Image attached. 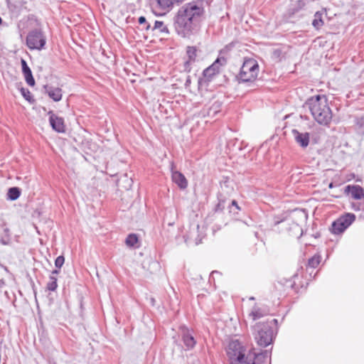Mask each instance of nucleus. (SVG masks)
Listing matches in <instances>:
<instances>
[{
  "label": "nucleus",
  "instance_id": "25",
  "mask_svg": "<svg viewBox=\"0 0 364 364\" xmlns=\"http://www.w3.org/2000/svg\"><path fill=\"white\" fill-rule=\"evenodd\" d=\"M20 92L22 95V96L24 97L26 100H27L28 102L33 104L35 102V100L31 94V92L26 88L21 87L20 89Z\"/></svg>",
  "mask_w": 364,
  "mask_h": 364
},
{
  "label": "nucleus",
  "instance_id": "26",
  "mask_svg": "<svg viewBox=\"0 0 364 364\" xmlns=\"http://www.w3.org/2000/svg\"><path fill=\"white\" fill-rule=\"evenodd\" d=\"M323 24V20H322V14L320 12H316L314 15V19L313 20L312 25L316 28H319L321 27Z\"/></svg>",
  "mask_w": 364,
  "mask_h": 364
},
{
  "label": "nucleus",
  "instance_id": "37",
  "mask_svg": "<svg viewBox=\"0 0 364 364\" xmlns=\"http://www.w3.org/2000/svg\"><path fill=\"white\" fill-rule=\"evenodd\" d=\"M59 273H60V270L59 269H54V270H53L51 272L50 275H53V276L56 277V275L58 274Z\"/></svg>",
  "mask_w": 364,
  "mask_h": 364
},
{
  "label": "nucleus",
  "instance_id": "16",
  "mask_svg": "<svg viewBox=\"0 0 364 364\" xmlns=\"http://www.w3.org/2000/svg\"><path fill=\"white\" fill-rule=\"evenodd\" d=\"M44 90L46 93L51 98L54 102H59L61 100L63 97V91L60 87H55L50 85H45Z\"/></svg>",
  "mask_w": 364,
  "mask_h": 364
},
{
  "label": "nucleus",
  "instance_id": "13",
  "mask_svg": "<svg viewBox=\"0 0 364 364\" xmlns=\"http://www.w3.org/2000/svg\"><path fill=\"white\" fill-rule=\"evenodd\" d=\"M181 337L186 350H190L194 348L196 344V341L191 330L187 328H183L181 331Z\"/></svg>",
  "mask_w": 364,
  "mask_h": 364
},
{
  "label": "nucleus",
  "instance_id": "14",
  "mask_svg": "<svg viewBox=\"0 0 364 364\" xmlns=\"http://www.w3.org/2000/svg\"><path fill=\"white\" fill-rule=\"evenodd\" d=\"M292 134L296 142L301 147L306 148L309 144V134L308 132H300L296 129L292 130Z\"/></svg>",
  "mask_w": 364,
  "mask_h": 364
},
{
  "label": "nucleus",
  "instance_id": "4",
  "mask_svg": "<svg viewBox=\"0 0 364 364\" xmlns=\"http://www.w3.org/2000/svg\"><path fill=\"white\" fill-rule=\"evenodd\" d=\"M255 339L262 347L269 345L273 340V331L268 321L258 322L254 326Z\"/></svg>",
  "mask_w": 364,
  "mask_h": 364
},
{
  "label": "nucleus",
  "instance_id": "20",
  "mask_svg": "<svg viewBox=\"0 0 364 364\" xmlns=\"http://www.w3.org/2000/svg\"><path fill=\"white\" fill-rule=\"evenodd\" d=\"M151 31L158 30L161 33L169 34V30L166 26L164 25L163 21H155L154 26L153 27L151 26Z\"/></svg>",
  "mask_w": 364,
  "mask_h": 364
},
{
  "label": "nucleus",
  "instance_id": "30",
  "mask_svg": "<svg viewBox=\"0 0 364 364\" xmlns=\"http://www.w3.org/2000/svg\"><path fill=\"white\" fill-rule=\"evenodd\" d=\"M138 22L141 25L144 24L145 31H148L151 29V25L146 21V19L144 16H140L138 19Z\"/></svg>",
  "mask_w": 364,
  "mask_h": 364
},
{
  "label": "nucleus",
  "instance_id": "39",
  "mask_svg": "<svg viewBox=\"0 0 364 364\" xmlns=\"http://www.w3.org/2000/svg\"><path fill=\"white\" fill-rule=\"evenodd\" d=\"M9 237H7L6 240H5L4 238L1 239V242L3 245H7L9 243Z\"/></svg>",
  "mask_w": 364,
  "mask_h": 364
},
{
  "label": "nucleus",
  "instance_id": "22",
  "mask_svg": "<svg viewBox=\"0 0 364 364\" xmlns=\"http://www.w3.org/2000/svg\"><path fill=\"white\" fill-rule=\"evenodd\" d=\"M333 232L335 234H339L343 232L347 227H346V225L343 223L341 220H338L337 221L334 222L332 225Z\"/></svg>",
  "mask_w": 364,
  "mask_h": 364
},
{
  "label": "nucleus",
  "instance_id": "23",
  "mask_svg": "<svg viewBox=\"0 0 364 364\" xmlns=\"http://www.w3.org/2000/svg\"><path fill=\"white\" fill-rule=\"evenodd\" d=\"M221 106L222 104L220 102H215L208 109V116L215 117L220 111Z\"/></svg>",
  "mask_w": 364,
  "mask_h": 364
},
{
  "label": "nucleus",
  "instance_id": "2",
  "mask_svg": "<svg viewBox=\"0 0 364 364\" xmlns=\"http://www.w3.org/2000/svg\"><path fill=\"white\" fill-rule=\"evenodd\" d=\"M309 110L314 119L321 124L327 125L332 119V112L326 95L311 97L307 102Z\"/></svg>",
  "mask_w": 364,
  "mask_h": 364
},
{
  "label": "nucleus",
  "instance_id": "42",
  "mask_svg": "<svg viewBox=\"0 0 364 364\" xmlns=\"http://www.w3.org/2000/svg\"><path fill=\"white\" fill-rule=\"evenodd\" d=\"M5 286V281L3 279H0V289Z\"/></svg>",
  "mask_w": 364,
  "mask_h": 364
},
{
  "label": "nucleus",
  "instance_id": "1",
  "mask_svg": "<svg viewBox=\"0 0 364 364\" xmlns=\"http://www.w3.org/2000/svg\"><path fill=\"white\" fill-rule=\"evenodd\" d=\"M203 13L201 2L198 1L185 4L173 18L176 33L183 38L189 37L196 30Z\"/></svg>",
  "mask_w": 364,
  "mask_h": 364
},
{
  "label": "nucleus",
  "instance_id": "34",
  "mask_svg": "<svg viewBox=\"0 0 364 364\" xmlns=\"http://www.w3.org/2000/svg\"><path fill=\"white\" fill-rule=\"evenodd\" d=\"M294 228L297 230V237H300L302 235V229L298 225H294Z\"/></svg>",
  "mask_w": 364,
  "mask_h": 364
},
{
  "label": "nucleus",
  "instance_id": "28",
  "mask_svg": "<svg viewBox=\"0 0 364 364\" xmlns=\"http://www.w3.org/2000/svg\"><path fill=\"white\" fill-rule=\"evenodd\" d=\"M321 262V256L314 255L309 260V265L312 268H316Z\"/></svg>",
  "mask_w": 364,
  "mask_h": 364
},
{
  "label": "nucleus",
  "instance_id": "45",
  "mask_svg": "<svg viewBox=\"0 0 364 364\" xmlns=\"http://www.w3.org/2000/svg\"><path fill=\"white\" fill-rule=\"evenodd\" d=\"M333 183H331L329 184V188H333Z\"/></svg>",
  "mask_w": 364,
  "mask_h": 364
},
{
  "label": "nucleus",
  "instance_id": "21",
  "mask_svg": "<svg viewBox=\"0 0 364 364\" xmlns=\"http://www.w3.org/2000/svg\"><path fill=\"white\" fill-rule=\"evenodd\" d=\"M58 279L57 277L53 275L49 276V279L46 285L47 290L50 291H55L58 288Z\"/></svg>",
  "mask_w": 364,
  "mask_h": 364
},
{
  "label": "nucleus",
  "instance_id": "44",
  "mask_svg": "<svg viewBox=\"0 0 364 364\" xmlns=\"http://www.w3.org/2000/svg\"><path fill=\"white\" fill-rule=\"evenodd\" d=\"M261 357H264V356L262 355H257L256 359H259Z\"/></svg>",
  "mask_w": 364,
  "mask_h": 364
},
{
  "label": "nucleus",
  "instance_id": "48",
  "mask_svg": "<svg viewBox=\"0 0 364 364\" xmlns=\"http://www.w3.org/2000/svg\"><path fill=\"white\" fill-rule=\"evenodd\" d=\"M252 364H256V363L254 361V362L252 363Z\"/></svg>",
  "mask_w": 364,
  "mask_h": 364
},
{
  "label": "nucleus",
  "instance_id": "29",
  "mask_svg": "<svg viewBox=\"0 0 364 364\" xmlns=\"http://www.w3.org/2000/svg\"><path fill=\"white\" fill-rule=\"evenodd\" d=\"M26 83L30 86L35 85V80L33 77L32 72L26 73L23 74Z\"/></svg>",
  "mask_w": 364,
  "mask_h": 364
},
{
  "label": "nucleus",
  "instance_id": "6",
  "mask_svg": "<svg viewBox=\"0 0 364 364\" xmlns=\"http://www.w3.org/2000/svg\"><path fill=\"white\" fill-rule=\"evenodd\" d=\"M46 43V38L39 29L32 30L26 37V45L31 50H41L44 48Z\"/></svg>",
  "mask_w": 364,
  "mask_h": 364
},
{
  "label": "nucleus",
  "instance_id": "15",
  "mask_svg": "<svg viewBox=\"0 0 364 364\" xmlns=\"http://www.w3.org/2000/svg\"><path fill=\"white\" fill-rule=\"evenodd\" d=\"M186 55L188 60L184 63L185 70L190 71L191 65L195 63L197 57V49L195 46H188L186 48Z\"/></svg>",
  "mask_w": 364,
  "mask_h": 364
},
{
  "label": "nucleus",
  "instance_id": "27",
  "mask_svg": "<svg viewBox=\"0 0 364 364\" xmlns=\"http://www.w3.org/2000/svg\"><path fill=\"white\" fill-rule=\"evenodd\" d=\"M355 216L352 213H347L339 220L346 225V227H348L354 220Z\"/></svg>",
  "mask_w": 364,
  "mask_h": 364
},
{
  "label": "nucleus",
  "instance_id": "17",
  "mask_svg": "<svg viewBox=\"0 0 364 364\" xmlns=\"http://www.w3.org/2000/svg\"><path fill=\"white\" fill-rule=\"evenodd\" d=\"M346 191L350 192L355 199H360L364 196L363 189L359 186H348Z\"/></svg>",
  "mask_w": 364,
  "mask_h": 364
},
{
  "label": "nucleus",
  "instance_id": "11",
  "mask_svg": "<svg viewBox=\"0 0 364 364\" xmlns=\"http://www.w3.org/2000/svg\"><path fill=\"white\" fill-rule=\"evenodd\" d=\"M269 314V309L261 304H255L252 309V319L254 321L262 318Z\"/></svg>",
  "mask_w": 364,
  "mask_h": 364
},
{
  "label": "nucleus",
  "instance_id": "36",
  "mask_svg": "<svg viewBox=\"0 0 364 364\" xmlns=\"http://www.w3.org/2000/svg\"><path fill=\"white\" fill-rule=\"evenodd\" d=\"M4 232L5 233V235L7 237H9V229L8 228H4Z\"/></svg>",
  "mask_w": 364,
  "mask_h": 364
},
{
  "label": "nucleus",
  "instance_id": "32",
  "mask_svg": "<svg viewBox=\"0 0 364 364\" xmlns=\"http://www.w3.org/2000/svg\"><path fill=\"white\" fill-rule=\"evenodd\" d=\"M21 66H22V72L23 74L31 71V70L28 67L26 61L23 59H21Z\"/></svg>",
  "mask_w": 364,
  "mask_h": 364
},
{
  "label": "nucleus",
  "instance_id": "3",
  "mask_svg": "<svg viewBox=\"0 0 364 364\" xmlns=\"http://www.w3.org/2000/svg\"><path fill=\"white\" fill-rule=\"evenodd\" d=\"M226 353L230 364H250L246 348L238 340H232L228 343Z\"/></svg>",
  "mask_w": 364,
  "mask_h": 364
},
{
  "label": "nucleus",
  "instance_id": "19",
  "mask_svg": "<svg viewBox=\"0 0 364 364\" xmlns=\"http://www.w3.org/2000/svg\"><path fill=\"white\" fill-rule=\"evenodd\" d=\"M6 196L8 200H16L21 196V189L18 187L9 188Z\"/></svg>",
  "mask_w": 364,
  "mask_h": 364
},
{
  "label": "nucleus",
  "instance_id": "38",
  "mask_svg": "<svg viewBox=\"0 0 364 364\" xmlns=\"http://www.w3.org/2000/svg\"><path fill=\"white\" fill-rule=\"evenodd\" d=\"M238 225H239L238 226H239L240 228H242V226H244V227H245V228H246V229H247V227H248L247 224V223H244L243 222H239V223H238Z\"/></svg>",
  "mask_w": 364,
  "mask_h": 364
},
{
  "label": "nucleus",
  "instance_id": "31",
  "mask_svg": "<svg viewBox=\"0 0 364 364\" xmlns=\"http://www.w3.org/2000/svg\"><path fill=\"white\" fill-rule=\"evenodd\" d=\"M65 262V257L63 255L58 256L55 260V266L60 269Z\"/></svg>",
  "mask_w": 364,
  "mask_h": 364
},
{
  "label": "nucleus",
  "instance_id": "47",
  "mask_svg": "<svg viewBox=\"0 0 364 364\" xmlns=\"http://www.w3.org/2000/svg\"><path fill=\"white\" fill-rule=\"evenodd\" d=\"M154 299H151V303H152V304H154Z\"/></svg>",
  "mask_w": 364,
  "mask_h": 364
},
{
  "label": "nucleus",
  "instance_id": "24",
  "mask_svg": "<svg viewBox=\"0 0 364 364\" xmlns=\"http://www.w3.org/2000/svg\"><path fill=\"white\" fill-rule=\"evenodd\" d=\"M138 237L136 234H129L125 240L126 245L129 247H133L138 242Z\"/></svg>",
  "mask_w": 364,
  "mask_h": 364
},
{
  "label": "nucleus",
  "instance_id": "7",
  "mask_svg": "<svg viewBox=\"0 0 364 364\" xmlns=\"http://www.w3.org/2000/svg\"><path fill=\"white\" fill-rule=\"evenodd\" d=\"M183 0H150L153 13L156 16L166 14L173 7L174 4H178Z\"/></svg>",
  "mask_w": 364,
  "mask_h": 364
},
{
  "label": "nucleus",
  "instance_id": "12",
  "mask_svg": "<svg viewBox=\"0 0 364 364\" xmlns=\"http://www.w3.org/2000/svg\"><path fill=\"white\" fill-rule=\"evenodd\" d=\"M250 58H245L242 66L237 75V79L241 82L250 81Z\"/></svg>",
  "mask_w": 364,
  "mask_h": 364
},
{
  "label": "nucleus",
  "instance_id": "43",
  "mask_svg": "<svg viewBox=\"0 0 364 364\" xmlns=\"http://www.w3.org/2000/svg\"><path fill=\"white\" fill-rule=\"evenodd\" d=\"M232 206H235V208H236L237 209H239V207H238V205H237V203H236V201H235V200H232Z\"/></svg>",
  "mask_w": 364,
  "mask_h": 364
},
{
  "label": "nucleus",
  "instance_id": "41",
  "mask_svg": "<svg viewBox=\"0 0 364 364\" xmlns=\"http://www.w3.org/2000/svg\"><path fill=\"white\" fill-rule=\"evenodd\" d=\"M190 84H191V78H190V77L188 76V77H187L186 80L185 85H186V87H188V86H189V85H190Z\"/></svg>",
  "mask_w": 364,
  "mask_h": 364
},
{
  "label": "nucleus",
  "instance_id": "46",
  "mask_svg": "<svg viewBox=\"0 0 364 364\" xmlns=\"http://www.w3.org/2000/svg\"><path fill=\"white\" fill-rule=\"evenodd\" d=\"M272 322L276 323L277 322V319L272 320L271 323H272Z\"/></svg>",
  "mask_w": 364,
  "mask_h": 364
},
{
  "label": "nucleus",
  "instance_id": "35",
  "mask_svg": "<svg viewBox=\"0 0 364 364\" xmlns=\"http://www.w3.org/2000/svg\"><path fill=\"white\" fill-rule=\"evenodd\" d=\"M353 208L355 210H362L364 211V204H358V206H355V204H353Z\"/></svg>",
  "mask_w": 364,
  "mask_h": 364
},
{
  "label": "nucleus",
  "instance_id": "18",
  "mask_svg": "<svg viewBox=\"0 0 364 364\" xmlns=\"http://www.w3.org/2000/svg\"><path fill=\"white\" fill-rule=\"evenodd\" d=\"M133 184V181L131 177H129L128 175L124 174L118 180L117 185L119 187H121L125 190H129Z\"/></svg>",
  "mask_w": 364,
  "mask_h": 364
},
{
  "label": "nucleus",
  "instance_id": "9",
  "mask_svg": "<svg viewBox=\"0 0 364 364\" xmlns=\"http://www.w3.org/2000/svg\"><path fill=\"white\" fill-rule=\"evenodd\" d=\"M48 114L49 116V123L52 129L58 133L65 132L64 119L57 116L51 110L48 112Z\"/></svg>",
  "mask_w": 364,
  "mask_h": 364
},
{
  "label": "nucleus",
  "instance_id": "10",
  "mask_svg": "<svg viewBox=\"0 0 364 364\" xmlns=\"http://www.w3.org/2000/svg\"><path fill=\"white\" fill-rule=\"evenodd\" d=\"M171 178L181 189H186L188 186V181L185 176L180 171L174 170L173 163L171 165Z\"/></svg>",
  "mask_w": 364,
  "mask_h": 364
},
{
  "label": "nucleus",
  "instance_id": "8",
  "mask_svg": "<svg viewBox=\"0 0 364 364\" xmlns=\"http://www.w3.org/2000/svg\"><path fill=\"white\" fill-rule=\"evenodd\" d=\"M205 233L200 230V225L197 223H191L188 234L183 235L184 240L186 243L193 242L196 245L201 242L204 237Z\"/></svg>",
  "mask_w": 364,
  "mask_h": 364
},
{
  "label": "nucleus",
  "instance_id": "33",
  "mask_svg": "<svg viewBox=\"0 0 364 364\" xmlns=\"http://www.w3.org/2000/svg\"><path fill=\"white\" fill-rule=\"evenodd\" d=\"M258 64L257 62L255 63H253V61L252 60V68H251V70H252V77H253V73L255 72V70L257 69H258Z\"/></svg>",
  "mask_w": 364,
  "mask_h": 364
},
{
  "label": "nucleus",
  "instance_id": "40",
  "mask_svg": "<svg viewBox=\"0 0 364 364\" xmlns=\"http://www.w3.org/2000/svg\"><path fill=\"white\" fill-rule=\"evenodd\" d=\"M215 274H220V272L218 271H213L210 274V279H211V278L213 279Z\"/></svg>",
  "mask_w": 364,
  "mask_h": 364
},
{
  "label": "nucleus",
  "instance_id": "5",
  "mask_svg": "<svg viewBox=\"0 0 364 364\" xmlns=\"http://www.w3.org/2000/svg\"><path fill=\"white\" fill-rule=\"evenodd\" d=\"M227 60L225 57H218L214 63L203 72V77L198 80V87L208 86L213 77L220 73V67L225 65Z\"/></svg>",
  "mask_w": 364,
  "mask_h": 364
}]
</instances>
